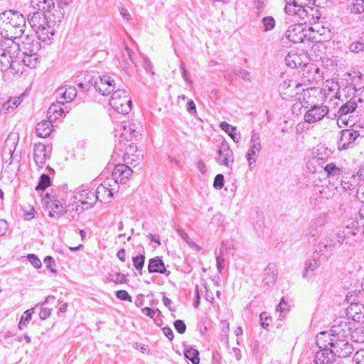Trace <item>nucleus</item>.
I'll return each instance as SVG.
<instances>
[{
    "label": "nucleus",
    "instance_id": "obj_1",
    "mask_svg": "<svg viewBox=\"0 0 364 364\" xmlns=\"http://www.w3.org/2000/svg\"><path fill=\"white\" fill-rule=\"evenodd\" d=\"M18 48L13 38L2 42L0 45V71L11 75L22 73L23 67L18 60Z\"/></svg>",
    "mask_w": 364,
    "mask_h": 364
},
{
    "label": "nucleus",
    "instance_id": "obj_2",
    "mask_svg": "<svg viewBox=\"0 0 364 364\" xmlns=\"http://www.w3.org/2000/svg\"><path fill=\"white\" fill-rule=\"evenodd\" d=\"M26 27V18L18 11H5L0 14V35L6 38L18 39Z\"/></svg>",
    "mask_w": 364,
    "mask_h": 364
},
{
    "label": "nucleus",
    "instance_id": "obj_3",
    "mask_svg": "<svg viewBox=\"0 0 364 364\" xmlns=\"http://www.w3.org/2000/svg\"><path fill=\"white\" fill-rule=\"evenodd\" d=\"M333 338L328 341L331 353L339 358H346L353 351V347L344 337L350 332V328L346 322L343 324L334 325L331 328Z\"/></svg>",
    "mask_w": 364,
    "mask_h": 364
},
{
    "label": "nucleus",
    "instance_id": "obj_4",
    "mask_svg": "<svg viewBox=\"0 0 364 364\" xmlns=\"http://www.w3.org/2000/svg\"><path fill=\"white\" fill-rule=\"evenodd\" d=\"M361 235L360 224L356 219L348 220L337 231L339 245L344 244L348 247H355L359 242Z\"/></svg>",
    "mask_w": 364,
    "mask_h": 364
},
{
    "label": "nucleus",
    "instance_id": "obj_5",
    "mask_svg": "<svg viewBox=\"0 0 364 364\" xmlns=\"http://www.w3.org/2000/svg\"><path fill=\"white\" fill-rule=\"evenodd\" d=\"M111 107L121 114H128L132 108V100L129 92L125 89H117L109 100Z\"/></svg>",
    "mask_w": 364,
    "mask_h": 364
},
{
    "label": "nucleus",
    "instance_id": "obj_6",
    "mask_svg": "<svg viewBox=\"0 0 364 364\" xmlns=\"http://www.w3.org/2000/svg\"><path fill=\"white\" fill-rule=\"evenodd\" d=\"M35 35H19L16 43L18 48V55L21 54H37L41 49V43L36 39Z\"/></svg>",
    "mask_w": 364,
    "mask_h": 364
},
{
    "label": "nucleus",
    "instance_id": "obj_7",
    "mask_svg": "<svg viewBox=\"0 0 364 364\" xmlns=\"http://www.w3.org/2000/svg\"><path fill=\"white\" fill-rule=\"evenodd\" d=\"M309 19L305 18L304 20L296 19L298 23L289 26L286 31V37L288 40L294 43H303L307 37L308 31L304 27Z\"/></svg>",
    "mask_w": 364,
    "mask_h": 364
},
{
    "label": "nucleus",
    "instance_id": "obj_8",
    "mask_svg": "<svg viewBox=\"0 0 364 364\" xmlns=\"http://www.w3.org/2000/svg\"><path fill=\"white\" fill-rule=\"evenodd\" d=\"M359 136L360 132L352 128L340 131L337 139L338 149L343 151L353 148Z\"/></svg>",
    "mask_w": 364,
    "mask_h": 364
},
{
    "label": "nucleus",
    "instance_id": "obj_9",
    "mask_svg": "<svg viewBox=\"0 0 364 364\" xmlns=\"http://www.w3.org/2000/svg\"><path fill=\"white\" fill-rule=\"evenodd\" d=\"M119 186L116 182L112 183L108 178L100 184L95 191L97 200L101 203H109L115 193L119 191Z\"/></svg>",
    "mask_w": 364,
    "mask_h": 364
},
{
    "label": "nucleus",
    "instance_id": "obj_10",
    "mask_svg": "<svg viewBox=\"0 0 364 364\" xmlns=\"http://www.w3.org/2000/svg\"><path fill=\"white\" fill-rule=\"evenodd\" d=\"M18 141V136L17 134H11L8 136L2 152V159L4 161H9L10 164H13L14 161H16V164L19 163V156L17 154H14Z\"/></svg>",
    "mask_w": 364,
    "mask_h": 364
},
{
    "label": "nucleus",
    "instance_id": "obj_11",
    "mask_svg": "<svg viewBox=\"0 0 364 364\" xmlns=\"http://www.w3.org/2000/svg\"><path fill=\"white\" fill-rule=\"evenodd\" d=\"M215 162L220 166H224L232 169L234 163V154L226 141H223L216 152Z\"/></svg>",
    "mask_w": 364,
    "mask_h": 364
},
{
    "label": "nucleus",
    "instance_id": "obj_12",
    "mask_svg": "<svg viewBox=\"0 0 364 364\" xmlns=\"http://www.w3.org/2000/svg\"><path fill=\"white\" fill-rule=\"evenodd\" d=\"M250 144L251 146L246 154V159L249 163L250 168L252 169L262 149L259 134L255 131L252 132Z\"/></svg>",
    "mask_w": 364,
    "mask_h": 364
},
{
    "label": "nucleus",
    "instance_id": "obj_13",
    "mask_svg": "<svg viewBox=\"0 0 364 364\" xmlns=\"http://www.w3.org/2000/svg\"><path fill=\"white\" fill-rule=\"evenodd\" d=\"M338 245H339V242L337 233L335 236L328 235L318 242L316 246L315 252L321 255L332 254Z\"/></svg>",
    "mask_w": 364,
    "mask_h": 364
},
{
    "label": "nucleus",
    "instance_id": "obj_14",
    "mask_svg": "<svg viewBox=\"0 0 364 364\" xmlns=\"http://www.w3.org/2000/svg\"><path fill=\"white\" fill-rule=\"evenodd\" d=\"M133 171L126 164H119L115 166L112 173V178H109L112 183L116 182L119 183H125L129 177L132 174Z\"/></svg>",
    "mask_w": 364,
    "mask_h": 364
},
{
    "label": "nucleus",
    "instance_id": "obj_15",
    "mask_svg": "<svg viewBox=\"0 0 364 364\" xmlns=\"http://www.w3.org/2000/svg\"><path fill=\"white\" fill-rule=\"evenodd\" d=\"M94 87L96 91L105 96L114 92L115 84L110 76L103 75L100 77L99 80H95Z\"/></svg>",
    "mask_w": 364,
    "mask_h": 364
},
{
    "label": "nucleus",
    "instance_id": "obj_16",
    "mask_svg": "<svg viewBox=\"0 0 364 364\" xmlns=\"http://www.w3.org/2000/svg\"><path fill=\"white\" fill-rule=\"evenodd\" d=\"M301 75L305 80L311 84L323 80L319 68L314 64H304L301 70Z\"/></svg>",
    "mask_w": 364,
    "mask_h": 364
},
{
    "label": "nucleus",
    "instance_id": "obj_17",
    "mask_svg": "<svg viewBox=\"0 0 364 364\" xmlns=\"http://www.w3.org/2000/svg\"><path fill=\"white\" fill-rule=\"evenodd\" d=\"M328 112V108L323 105H314L304 114V120L307 123H314L321 120Z\"/></svg>",
    "mask_w": 364,
    "mask_h": 364
},
{
    "label": "nucleus",
    "instance_id": "obj_18",
    "mask_svg": "<svg viewBox=\"0 0 364 364\" xmlns=\"http://www.w3.org/2000/svg\"><path fill=\"white\" fill-rule=\"evenodd\" d=\"M45 200L46 206L48 210L50 217L59 218L65 213V208L62 203L54 196L50 197L47 194Z\"/></svg>",
    "mask_w": 364,
    "mask_h": 364
},
{
    "label": "nucleus",
    "instance_id": "obj_19",
    "mask_svg": "<svg viewBox=\"0 0 364 364\" xmlns=\"http://www.w3.org/2000/svg\"><path fill=\"white\" fill-rule=\"evenodd\" d=\"M329 220V215L326 212H322L318 214L309 228V234L312 237L317 236L321 232V229L327 224Z\"/></svg>",
    "mask_w": 364,
    "mask_h": 364
},
{
    "label": "nucleus",
    "instance_id": "obj_20",
    "mask_svg": "<svg viewBox=\"0 0 364 364\" xmlns=\"http://www.w3.org/2000/svg\"><path fill=\"white\" fill-rule=\"evenodd\" d=\"M286 5L284 11L287 14L295 17H299V20L305 18L309 19V11L299 5L294 4L291 0H285Z\"/></svg>",
    "mask_w": 364,
    "mask_h": 364
},
{
    "label": "nucleus",
    "instance_id": "obj_21",
    "mask_svg": "<svg viewBox=\"0 0 364 364\" xmlns=\"http://www.w3.org/2000/svg\"><path fill=\"white\" fill-rule=\"evenodd\" d=\"M358 107V102L355 99V96H353L352 99L346 102L343 104L339 109L338 119L337 120V124L339 127H341V123L346 124L347 122L346 116L349 114L353 113Z\"/></svg>",
    "mask_w": 364,
    "mask_h": 364
},
{
    "label": "nucleus",
    "instance_id": "obj_22",
    "mask_svg": "<svg viewBox=\"0 0 364 364\" xmlns=\"http://www.w3.org/2000/svg\"><path fill=\"white\" fill-rule=\"evenodd\" d=\"M358 176L350 173L343 174L340 181V184L345 191H348V193L353 194L356 192V188L359 184Z\"/></svg>",
    "mask_w": 364,
    "mask_h": 364
},
{
    "label": "nucleus",
    "instance_id": "obj_23",
    "mask_svg": "<svg viewBox=\"0 0 364 364\" xmlns=\"http://www.w3.org/2000/svg\"><path fill=\"white\" fill-rule=\"evenodd\" d=\"M75 198L77 199L82 205H86V209L92 208L97 201L95 191L90 188H82L80 190Z\"/></svg>",
    "mask_w": 364,
    "mask_h": 364
},
{
    "label": "nucleus",
    "instance_id": "obj_24",
    "mask_svg": "<svg viewBox=\"0 0 364 364\" xmlns=\"http://www.w3.org/2000/svg\"><path fill=\"white\" fill-rule=\"evenodd\" d=\"M28 21L32 28L33 31L36 32L39 31L41 26H47L48 21L46 16L43 12H34L31 15H29Z\"/></svg>",
    "mask_w": 364,
    "mask_h": 364
},
{
    "label": "nucleus",
    "instance_id": "obj_25",
    "mask_svg": "<svg viewBox=\"0 0 364 364\" xmlns=\"http://www.w3.org/2000/svg\"><path fill=\"white\" fill-rule=\"evenodd\" d=\"M148 271L149 273H159L166 276L171 273L166 269L163 260L159 257H155L149 260Z\"/></svg>",
    "mask_w": 364,
    "mask_h": 364
},
{
    "label": "nucleus",
    "instance_id": "obj_26",
    "mask_svg": "<svg viewBox=\"0 0 364 364\" xmlns=\"http://www.w3.org/2000/svg\"><path fill=\"white\" fill-rule=\"evenodd\" d=\"M63 105L64 102H57L53 103L47 112L48 119L53 122L60 118L65 117V112L63 108Z\"/></svg>",
    "mask_w": 364,
    "mask_h": 364
},
{
    "label": "nucleus",
    "instance_id": "obj_27",
    "mask_svg": "<svg viewBox=\"0 0 364 364\" xmlns=\"http://www.w3.org/2000/svg\"><path fill=\"white\" fill-rule=\"evenodd\" d=\"M350 76V86H347L346 89L353 90V93H358L360 90L364 88V75L360 71H354Z\"/></svg>",
    "mask_w": 364,
    "mask_h": 364
},
{
    "label": "nucleus",
    "instance_id": "obj_28",
    "mask_svg": "<svg viewBox=\"0 0 364 364\" xmlns=\"http://www.w3.org/2000/svg\"><path fill=\"white\" fill-rule=\"evenodd\" d=\"M321 168L323 169L326 177L329 179H337L343 174V167L341 165H336L332 161H329Z\"/></svg>",
    "mask_w": 364,
    "mask_h": 364
},
{
    "label": "nucleus",
    "instance_id": "obj_29",
    "mask_svg": "<svg viewBox=\"0 0 364 364\" xmlns=\"http://www.w3.org/2000/svg\"><path fill=\"white\" fill-rule=\"evenodd\" d=\"M76 95V88L70 85H65L59 87L56 91V97L63 99L65 102H71L75 99Z\"/></svg>",
    "mask_w": 364,
    "mask_h": 364
},
{
    "label": "nucleus",
    "instance_id": "obj_30",
    "mask_svg": "<svg viewBox=\"0 0 364 364\" xmlns=\"http://www.w3.org/2000/svg\"><path fill=\"white\" fill-rule=\"evenodd\" d=\"M33 158L36 164L38 167H42L48 158L46 146L43 144H35L33 149Z\"/></svg>",
    "mask_w": 364,
    "mask_h": 364
},
{
    "label": "nucleus",
    "instance_id": "obj_31",
    "mask_svg": "<svg viewBox=\"0 0 364 364\" xmlns=\"http://www.w3.org/2000/svg\"><path fill=\"white\" fill-rule=\"evenodd\" d=\"M317 151L318 153L316 156L312 159V162L315 164H318L321 168L330 161L332 152L331 149L323 146L319 147Z\"/></svg>",
    "mask_w": 364,
    "mask_h": 364
},
{
    "label": "nucleus",
    "instance_id": "obj_32",
    "mask_svg": "<svg viewBox=\"0 0 364 364\" xmlns=\"http://www.w3.org/2000/svg\"><path fill=\"white\" fill-rule=\"evenodd\" d=\"M323 348H319L320 350L315 354L314 362L315 364H330L331 363V357L333 353L327 349V344L321 343Z\"/></svg>",
    "mask_w": 364,
    "mask_h": 364
},
{
    "label": "nucleus",
    "instance_id": "obj_33",
    "mask_svg": "<svg viewBox=\"0 0 364 364\" xmlns=\"http://www.w3.org/2000/svg\"><path fill=\"white\" fill-rule=\"evenodd\" d=\"M346 9L349 14H360L364 12V0H346Z\"/></svg>",
    "mask_w": 364,
    "mask_h": 364
},
{
    "label": "nucleus",
    "instance_id": "obj_34",
    "mask_svg": "<svg viewBox=\"0 0 364 364\" xmlns=\"http://www.w3.org/2000/svg\"><path fill=\"white\" fill-rule=\"evenodd\" d=\"M52 123L53 122L49 119L39 122L36 128V133L37 136L41 138H46L50 136L53 131Z\"/></svg>",
    "mask_w": 364,
    "mask_h": 364
},
{
    "label": "nucleus",
    "instance_id": "obj_35",
    "mask_svg": "<svg viewBox=\"0 0 364 364\" xmlns=\"http://www.w3.org/2000/svg\"><path fill=\"white\" fill-rule=\"evenodd\" d=\"M362 309H363V304H351L346 309V315L355 321H360L364 318V314L361 311Z\"/></svg>",
    "mask_w": 364,
    "mask_h": 364
},
{
    "label": "nucleus",
    "instance_id": "obj_36",
    "mask_svg": "<svg viewBox=\"0 0 364 364\" xmlns=\"http://www.w3.org/2000/svg\"><path fill=\"white\" fill-rule=\"evenodd\" d=\"M134 127L135 125L130 124H121L118 125L117 130V132H120L121 137L127 141H131L133 137L136 136V132Z\"/></svg>",
    "mask_w": 364,
    "mask_h": 364
},
{
    "label": "nucleus",
    "instance_id": "obj_37",
    "mask_svg": "<svg viewBox=\"0 0 364 364\" xmlns=\"http://www.w3.org/2000/svg\"><path fill=\"white\" fill-rule=\"evenodd\" d=\"M139 252V255L133 257L132 262L135 269L139 272L140 274H142V269L145 262V252L144 248L142 245H139L136 247Z\"/></svg>",
    "mask_w": 364,
    "mask_h": 364
},
{
    "label": "nucleus",
    "instance_id": "obj_38",
    "mask_svg": "<svg viewBox=\"0 0 364 364\" xmlns=\"http://www.w3.org/2000/svg\"><path fill=\"white\" fill-rule=\"evenodd\" d=\"M37 35L38 39L46 42L50 41L54 35V29L50 25L49 21L47 22V26L44 25L40 28L39 31L35 32Z\"/></svg>",
    "mask_w": 364,
    "mask_h": 364
},
{
    "label": "nucleus",
    "instance_id": "obj_39",
    "mask_svg": "<svg viewBox=\"0 0 364 364\" xmlns=\"http://www.w3.org/2000/svg\"><path fill=\"white\" fill-rule=\"evenodd\" d=\"M83 210V208L77 204V202H74L69 204L65 208V213L67 215L69 220H77L79 215Z\"/></svg>",
    "mask_w": 364,
    "mask_h": 364
},
{
    "label": "nucleus",
    "instance_id": "obj_40",
    "mask_svg": "<svg viewBox=\"0 0 364 364\" xmlns=\"http://www.w3.org/2000/svg\"><path fill=\"white\" fill-rule=\"evenodd\" d=\"M220 128L225 132L235 143H238L240 141L241 136L240 132H237L236 127L232 126L228 122L223 121L220 122Z\"/></svg>",
    "mask_w": 364,
    "mask_h": 364
},
{
    "label": "nucleus",
    "instance_id": "obj_41",
    "mask_svg": "<svg viewBox=\"0 0 364 364\" xmlns=\"http://www.w3.org/2000/svg\"><path fill=\"white\" fill-rule=\"evenodd\" d=\"M31 4L34 8L43 12H49L54 8V0H31Z\"/></svg>",
    "mask_w": 364,
    "mask_h": 364
},
{
    "label": "nucleus",
    "instance_id": "obj_42",
    "mask_svg": "<svg viewBox=\"0 0 364 364\" xmlns=\"http://www.w3.org/2000/svg\"><path fill=\"white\" fill-rule=\"evenodd\" d=\"M277 270L272 265H268L264 269V277L263 282L265 285L269 286L274 284L277 279Z\"/></svg>",
    "mask_w": 364,
    "mask_h": 364
},
{
    "label": "nucleus",
    "instance_id": "obj_43",
    "mask_svg": "<svg viewBox=\"0 0 364 364\" xmlns=\"http://www.w3.org/2000/svg\"><path fill=\"white\" fill-rule=\"evenodd\" d=\"M321 264V261L318 257L314 255L311 259L305 262L304 270L303 272V277L306 278L309 272L315 271Z\"/></svg>",
    "mask_w": 364,
    "mask_h": 364
},
{
    "label": "nucleus",
    "instance_id": "obj_44",
    "mask_svg": "<svg viewBox=\"0 0 364 364\" xmlns=\"http://www.w3.org/2000/svg\"><path fill=\"white\" fill-rule=\"evenodd\" d=\"M21 57H19L18 60L21 61V64L30 68H33L37 64L38 57L37 54H21Z\"/></svg>",
    "mask_w": 364,
    "mask_h": 364
},
{
    "label": "nucleus",
    "instance_id": "obj_45",
    "mask_svg": "<svg viewBox=\"0 0 364 364\" xmlns=\"http://www.w3.org/2000/svg\"><path fill=\"white\" fill-rule=\"evenodd\" d=\"M287 65L291 68H296L302 65L300 56L295 53H289L285 58Z\"/></svg>",
    "mask_w": 364,
    "mask_h": 364
},
{
    "label": "nucleus",
    "instance_id": "obj_46",
    "mask_svg": "<svg viewBox=\"0 0 364 364\" xmlns=\"http://www.w3.org/2000/svg\"><path fill=\"white\" fill-rule=\"evenodd\" d=\"M184 355L188 360H191L193 364H199L200 358L198 350L192 347L186 348L184 350Z\"/></svg>",
    "mask_w": 364,
    "mask_h": 364
},
{
    "label": "nucleus",
    "instance_id": "obj_47",
    "mask_svg": "<svg viewBox=\"0 0 364 364\" xmlns=\"http://www.w3.org/2000/svg\"><path fill=\"white\" fill-rule=\"evenodd\" d=\"M134 151V149L130 146L129 151L124 153L123 159L125 163L135 166L140 160V157L139 155L132 154V152Z\"/></svg>",
    "mask_w": 364,
    "mask_h": 364
},
{
    "label": "nucleus",
    "instance_id": "obj_48",
    "mask_svg": "<svg viewBox=\"0 0 364 364\" xmlns=\"http://www.w3.org/2000/svg\"><path fill=\"white\" fill-rule=\"evenodd\" d=\"M34 308H31L24 312V315L21 316L18 323L19 329L23 330L25 327L27 326V324L31 319V314L34 313Z\"/></svg>",
    "mask_w": 364,
    "mask_h": 364
},
{
    "label": "nucleus",
    "instance_id": "obj_49",
    "mask_svg": "<svg viewBox=\"0 0 364 364\" xmlns=\"http://www.w3.org/2000/svg\"><path fill=\"white\" fill-rule=\"evenodd\" d=\"M50 178L48 174L41 175L38 185L36 187V191H44L50 185Z\"/></svg>",
    "mask_w": 364,
    "mask_h": 364
},
{
    "label": "nucleus",
    "instance_id": "obj_50",
    "mask_svg": "<svg viewBox=\"0 0 364 364\" xmlns=\"http://www.w3.org/2000/svg\"><path fill=\"white\" fill-rule=\"evenodd\" d=\"M333 338L332 332L331 330L330 331V333L327 331H322L319 333L316 336V344L319 348H323V346L321 345V342L325 341L328 343V341Z\"/></svg>",
    "mask_w": 364,
    "mask_h": 364
},
{
    "label": "nucleus",
    "instance_id": "obj_51",
    "mask_svg": "<svg viewBox=\"0 0 364 364\" xmlns=\"http://www.w3.org/2000/svg\"><path fill=\"white\" fill-rule=\"evenodd\" d=\"M224 246V242L221 244V247L218 253H216V266L218 271L220 273L224 269L225 267V259L223 257V248Z\"/></svg>",
    "mask_w": 364,
    "mask_h": 364
},
{
    "label": "nucleus",
    "instance_id": "obj_52",
    "mask_svg": "<svg viewBox=\"0 0 364 364\" xmlns=\"http://www.w3.org/2000/svg\"><path fill=\"white\" fill-rule=\"evenodd\" d=\"M176 232L179 236L191 247L196 248L197 250H200V247L193 242L184 230L180 228H176Z\"/></svg>",
    "mask_w": 364,
    "mask_h": 364
},
{
    "label": "nucleus",
    "instance_id": "obj_53",
    "mask_svg": "<svg viewBox=\"0 0 364 364\" xmlns=\"http://www.w3.org/2000/svg\"><path fill=\"white\" fill-rule=\"evenodd\" d=\"M109 280L116 283V284H123L127 282V278L126 274L117 272L115 274H109L107 278Z\"/></svg>",
    "mask_w": 364,
    "mask_h": 364
},
{
    "label": "nucleus",
    "instance_id": "obj_54",
    "mask_svg": "<svg viewBox=\"0 0 364 364\" xmlns=\"http://www.w3.org/2000/svg\"><path fill=\"white\" fill-rule=\"evenodd\" d=\"M333 186L323 187L321 190H319L318 192L321 194V198L326 199L332 198L335 194L334 188H331ZM336 188H337L336 187L335 189Z\"/></svg>",
    "mask_w": 364,
    "mask_h": 364
},
{
    "label": "nucleus",
    "instance_id": "obj_55",
    "mask_svg": "<svg viewBox=\"0 0 364 364\" xmlns=\"http://www.w3.org/2000/svg\"><path fill=\"white\" fill-rule=\"evenodd\" d=\"M292 86L295 88H298L300 87V84L297 83L295 81H291L289 80H283V82H282L279 84V89L280 91H284V90H287V89L290 88Z\"/></svg>",
    "mask_w": 364,
    "mask_h": 364
},
{
    "label": "nucleus",
    "instance_id": "obj_56",
    "mask_svg": "<svg viewBox=\"0 0 364 364\" xmlns=\"http://www.w3.org/2000/svg\"><path fill=\"white\" fill-rule=\"evenodd\" d=\"M22 210L23 211L24 220H30L34 218L36 210L31 205L23 206Z\"/></svg>",
    "mask_w": 364,
    "mask_h": 364
},
{
    "label": "nucleus",
    "instance_id": "obj_57",
    "mask_svg": "<svg viewBox=\"0 0 364 364\" xmlns=\"http://www.w3.org/2000/svg\"><path fill=\"white\" fill-rule=\"evenodd\" d=\"M262 23L265 31H270L275 26L274 19L272 16H267L263 18Z\"/></svg>",
    "mask_w": 364,
    "mask_h": 364
},
{
    "label": "nucleus",
    "instance_id": "obj_58",
    "mask_svg": "<svg viewBox=\"0 0 364 364\" xmlns=\"http://www.w3.org/2000/svg\"><path fill=\"white\" fill-rule=\"evenodd\" d=\"M235 75L240 77L245 81H250V73L243 68L235 69Z\"/></svg>",
    "mask_w": 364,
    "mask_h": 364
},
{
    "label": "nucleus",
    "instance_id": "obj_59",
    "mask_svg": "<svg viewBox=\"0 0 364 364\" xmlns=\"http://www.w3.org/2000/svg\"><path fill=\"white\" fill-rule=\"evenodd\" d=\"M353 362L355 364H364V348L360 349L354 354Z\"/></svg>",
    "mask_w": 364,
    "mask_h": 364
},
{
    "label": "nucleus",
    "instance_id": "obj_60",
    "mask_svg": "<svg viewBox=\"0 0 364 364\" xmlns=\"http://www.w3.org/2000/svg\"><path fill=\"white\" fill-rule=\"evenodd\" d=\"M28 260L36 269L41 267L42 263L38 257L34 254H28L27 255Z\"/></svg>",
    "mask_w": 364,
    "mask_h": 364
},
{
    "label": "nucleus",
    "instance_id": "obj_61",
    "mask_svg": "<svg viewBox=\"0 0 364 364\" xmlns=\"http://www.w3.org/2000/svg\"><path fill=\"white\" fill-rule=\"evenodd\" d=\"M224 186V176L221 173H218L215 176L213 182V187L215 189H221Z\"/></svg>",
    "mask_w": 364,
    "mask_h": 364
},
{
    "label": "nucleus",
    "instance_id": "obj_62",
    "mask_svg": "<svg viewBox=\"0 0 364 364\" xmlns=\"http://www.w3.org/2000/svg\"><path fill=\"white\" fill-rule=\"evenodd\" d=\"M260 325L263 328L267 329L269 326L268 321H271V317L268 316L267 312H262L259 315Z\"/></svg>",
    "mask_w": 364,
    "mask_h": 364
},
{
    "label": "nucleus",
    "instance_id": "obj_63",
    "mask_svg": "<svg viewBox=\"0 0 364 364\" xmlns=\"http://www.w3.org/2000/svg\"><path fill=\"white\" fill-rule=\"evenodd\" d=\"M174 328L176 331L181 334H183L186 332V326L183 321L178 319L174 321Z\"/></svg>",
    "mask_w": 364,
    "mask_h": 364
},
{
    "label": "nucleus",
    "instance_id": "obj_64",
    "mask_svg": "<svg viewBox=\"0 0 364 364\" xmlns=\"http://www.w3.org/2000/svg\"><path fill=\"white\" fill-rule=\"evenodd\" d=\"M349 49L351 52L358 53L364 50V47L362 46V43H360L359 40L352 43L350 45Z\"/></svg>",
    "mask_w": 364,
    "mask_h": 364
}]
</instances>
